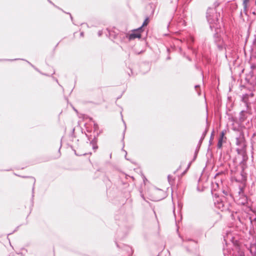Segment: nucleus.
<instances>
[{"mask_svg": "<svg viewBox=\"0 0 256 256\" xmlns=\"http://www.w3.org/2000/svg\"><path fill=\"white\" fill-rule=\"evenodd\" d=\"M226 132L224 131H222L220 134V136L218 143V148H222L223 142H226V138L224 136Z\"/></svg>", "mask_w": 256, "mask_h": 256, "instance_id": "obj_1", "label": "nucleus"}, {"mask_svg": "<svg viewBox=\"0 0 256 256\" xmlns=\"http://www.w3.org/2000/svg\"><path fill=\"white\" fill-rule=\"evenodd\" d=\"M140 30L142 31V28H140L138 30H135L134 32L131 34L129 36L130 40H133L136 38H140L141 32H140Z\"/></svg>", "mask_w": 256, "mask_h": 256, "instance_id": "obj_2", "label": "nucleus"}, {"mask_svg": "<svg viewBox=\"0 0 256 256\" xmlns=\"http://www.w3.org/2000/svg\"><path fill=\"white\" fill-rule=\"evenodd\" d=\"M250 0H242V4L244 10H246L248 8V4Z\"/></svg>", "mask_w": 256, "mask_h": 256, "instance_id": "obj_3", "label": "nucleus"}, {"mask_svg": "<svg viewBox=\"0 0 256 256\" xmlns=\"http://www.w3.org/2000/svg\"><path fill=\"white\" fill-rule=\"evenodd\" d=\"M150 20L148 18H146L144 20V22H143L142 26H146L149 23Z\"/></svg>", "mask_w": 256, "mask_h": 256, "instance_id": "obj_4", "label": "nucleus"}, {"mask_svg": "<svg viewBox=\"0 0 256 256\" xmlns=\"http://www.w3.org/2000/svg\"><path fill=\"white\" fill-rule=\"evenodd\" d=\"M255 3H256V2H255Z\"/></svg>", "mask_w": 256, "mask_h": 256, "instance_id": "obj_5", "label": "nucleus"}]
</instances>
